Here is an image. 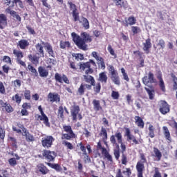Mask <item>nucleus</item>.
Segmentation results:
<instances>
[{
    "label": "nucleus",
    "instance_id": "obj_1",
    "mask_svg": "<svg viewBox=\"0 0 177 177\" xmlns=\"http://www.w3.org/2000/svg\"><path fill=\"white\" fill-rule=\"evenodd\" d=\"M116 138V139H115ZM118 141V142H117ZM110 142L113 146H115V149H113V156H115V160H120V145L121 147V153L122 154H125V151H127V145L122 143V134L121 132H116L115 135H112L110 137Z\"/></svg>",
    "mask_w": 177,
    "mask_h": 177
},
{
    "label": "nucleus",
    "instance_id": "obj_2",
    "mask_svg": "<svg viewBox=\"0 0 177 177\" xmlns=\"http://www.w3.org/2000/svg\"><path fill=\"white\" fill-rule=\"evenodd\" d=\"M80 35L73 32L71 33L72 39L79 49L88 50V44H86L92 42V37L86 32H82Z\"/></svg>",
    "mask_w": 177,
    "mask_h": 177
},
{
    "label": "nucleus",
    "instance_id": "obj_3",
    "mask_svg": "<svg viewBox=\"0 0 177 177\" xmlns=\"http://www.w3.org/2000/svg\"><path fill=\"white\" fill-rule=\"evenodd\" d=\"M83 77L85 82H87V84L82 83L80 84L77 92V95L79 96H84V95H85V91L86 90L91 91L92 89V85H95V84H96V81L95 80V77H93V76L84 75Z\"/></svg>",
    "mask_w": 177,
    "mask_h": 177
},
{
    "label": "nucleus",
    "instance_id": "obj_4",
    "mask_svg": "<svg viewBox=\"0 0 177 177\" xmlns=\"http://www.w3.org/2000/svg\"><path fill=\"white\" fill-rule=\"evenodd\" d=\"M145 164H147V158L146 154L140 153V160L138 161L136 168L137 169V176L143 177V171H145Z\"/></svg>",
    "mask_w": 177,
    "mask_h": 177
},
{
    "label": "nucleus",
    "instance_id": "obj_5",
    "mask_svg": "<svg viewBox=\"0 0 177 177\" xmlns=\"http://www.w3.org/2000/svg\"><path fill=\"white\" fill-rule=\"evenodd\" d=\"M91 64L93 66V67L96 68V62L93 59H89L87 62H80L79 67L81 71H85V74L88 75V74H93V68H91Z\"/></svg>",
    "mask_w": 177,
    "mask_h": 177
},
{
    "label": "nucleus",
    "instance_id": "obj_6",
    "mask_svg": "<svg viewBox=\"0 0 177 177\" xmlns=\"http://www.w3.org/2000/svg\"><path fill=\"white\" fill-rule=\"evenodd\" d=\"M63 129L66 133L62 134L61 139L62 140H71V139H75V138H77V135H75V133L73 131L71 126L64 125Z\"/></svg>",
    "mask_w": 177,
    "mask_h": 177
},
{
    "label": "nucleus",
    "instance_id": "obj_7",
    "mask_svg": "<svg viewBox=\"0 0 177 177\" xmlns=\"http://www.w3.org/2000/svg\"><path fill=\"white\" fill-rule=\"evenodd\" d=\"M80 111H81L80 106L73 105L71 106V115L72 117V121H73V122H77V117L79 121H81V120H82V114H81Z\"/></svg>",
    "mask_w": 177,
    "mask_h": 177
},
{
    "label": "nucleus",
    "instance_id": "obj_8",
    "mask_svg": "<svg viewBox=\"0 0 177 177\" xmlns=\"http://www.w3.org/2000/svg\"><path fill=\"white\" fill-rule=\"evenodd\" d=\"M142 82L144 85L149 86L150 89H153V85H150V84H156L157 82V80L154 77V73L151 71L149 72L148 75L142 78Z\"/></svg>",
    "mask_w": 177,
    "mask_h": 177
},
{
    "label": "nucleus",
    "instance_id": "obj_9",
    "mask_svg": "<svg viewBox=\"0 0 177 177\" xmlns=\"http://www.w3.org/2000/svg\"><path fill=\"white\" fill-rule=\"evenodd\" d=\"M124 136H127V142H133L132 145H142L143 143V139L140 138L137 140L133 135L131 134V129L129 128H125Z\"/></svg>",
    "mask_w": 177,
    "mask_h": 177
},
{
    "label": "nucleus",
    "instance_id": "obj_10",
    "mask_svg": "<svg viewBox=\"0 0 177 177\" xmlns=\"http://www.w3.org/2000/svg\"><path fill=\"white\" fill-rule=\"evenodd\" d=\"M97 150H101V153L104 158H106L107 161H109V162H113V156L110 154L109 151H107V149L102 146L100 141L97 142Z\"/></svg>",
    "mask_w": 177,
    "mask_h": 177
},
{
    "label": "nucleus",
    "instance_id": "obj_11",
    "mask_svg": "<svg viewBox=\"0 0 177 177\" xmlns=\"http://www.w3.org/2000/svg\"><path fill=\"white\" fill-rule=\"evenodd\" d=\"M68 5H69V9L72 11V16L74 21H80V12H78V8L74 3L71 1H68Z\"/></svg>",
    "mask_w": 177,
    "mask_h": 177
},
{
    "label": "nucleus",
    "instance_id": "obj_12",
    "mask_svg": "<svg viewBox=\"0 0 177 177\" xmlns=\"http://www.w3.org/2000/svg\"><path fill=\"white\" fill-rule=\"evenodd\" d=\"M38 110L40 112L41 115H39L37 118L40 121H43V124L46 125V127H48V128L50 127V123L49 122V118L48 116H46V114H45V112H44V109H42V106L40 105L38 106Z\"/></svg>",
    "mask_w": 177,
    "mask_h": 177
},
{
    "label": "nucleus",
    "instance_id": "obj_13",
    "mask_svg": "<svg viewBox=\"0 0 177 177\" xmlns=\"http://www.w3.org/2000/svg\"><path fill=\"white\" fill-rule=\"evenodd\" d=\"M42 156L48 162H53L57 155L55 151L46 149L43 151Z\"/></svg>",
    "mask_w": 177,
    "mask_h": 177
},
{
    "label": "nucleus",
    "instance_id": "obj_14",
    "mask_svg": "<svg viewBox=\"0 0 177 177\" xmlns=\"http://www.w3.org/2000/svg\"><path fill=\"white\" fill-rule=\"evenodd\" d=\"M159 107V111L161 113V114H163V115H165V114H168L169 111H171L169 108V104H168V102L166 101H160L158 104Z\"/></svg>",
    "mask_w": 177,
    "mask_h": 177
},
{
    "label": "nucleus",
    "instance_id": "obj_15",
    "mask_svg": "<svg viewBox=\"0 0 177 177\" xmlns=\"http://www.w3.org/2000/svg\"><path fill=\"white\" fill-rule=\"evenodd\" d=\"M53 142H55V138H53L52 136H48L42 138L41 145L43 146V147L49 149L52 147V145H53Z\"/></svg>",
    "mask_w": 177,
    "mask_h": 177
},
{
    "label": "nucleus",
    "instance_id": "obj_16",
    "mask_svg": "<svg viewBox=\"0 0 177 177\" xmlns=\"http://www.w3.org/2000/svg\"><path fill=\"white\" fill-rule=\"evenodd\" d=\"M55 80L57 82H59V84H63V81L65 84H70V80L67 75L63 74L62 76L60 73H56L55 74Z\"/></svg>",
    "mask_w": 177,
    "mask_h": 177
},
{
    "label": "nucleus",
    "instance_id": "obj_17",
    "mask_svg": "<svg viewBox=\"0 0 177 177\" xmlns=\"http://www.w3.org/2000/svg\"><path fill=\"white\" fill-rule=\"evenodd\" d=\"M41 45H44L46 52L48 53L49 56L51 57H55V52L53 51V47L50 45V43L41 41Z\"/></svg>",
    "mask_w": 177,
    "mask_h": 177
},
{
    "label": "nucleus",
    "instance_id": "obj_18",
    "mask_svg": "<svg viewBox=\"0 0 177 177\" xmlns=\"http://www.w3.org/2000/svg\"><path fill=\"white\" fill-rule=\"evenodd\" d=\"M48 99H49L51 103H59L60 102V95L57 93H49L48 95Z\"/></svg>",
    "mask_w": 177,
    "mask_h": 177
},
{
    "label": "nucleus",
    "instance_id": "obj_19",
    "mask_svg": "<svg viewBox=\"0 0 177 177\" xmlns=\"http://www.w3.org/2000/svg\"><path fill=\"white\" fill-rule=\"evenodd\" d=\"M143 45V50L147 53V55H149L150 53V49H151V39L148 38L145 40V42L142 44Z\"/></svg>",
    "mask_w": 177,
    "mask_h": 177
},
{
    "label": "nucleus",
    "instance_id": "obj_20",
    "mask_svg": "<svg viewBox=\"0 0 177 177\" xmlns=\"http://www.w3.org/2000/svg\"><path fill=\"white\" fill-rule=\"evenodd\" d=\"M37 171L41 174V175H48L49 174L50 170L48 169L45 165L43 163H40L37 165Z\"/></svg>",
    "mask_w": 177,
    "mask_h": 177
},
{
    "label": "nucleus",
    "instance_id": "obj_21",
    "mask_svg": "<svg viewBox=\"0 0 177 177\" xmlns=\"http://www.w3.org/2000/svg\"><path fill=\"white\" fill-rule=\"evenodd\" d=\"M8 26V17L5 14H0V30H3Z\"/></svg>",
    "mask_w": 177,
    "mask_h": 177
},
{
    "label": "nucleus",
    "instance_id": "obj_22",
    "mask_svg": "<svg viewBox=\"0 0 177 177\" xmlns=\"http://www.w3.org/2000/svg\"><path fill=\"white\" fill-rule=\"evenodd\" d=\"M134 24H136V18L133 16L129 17L127 20L125 19V21H123V26L124 27H129V26H133Z\"/></svg>",
    "mask_w": 177,
    "mask_h": 177
},
{
    "label": "nucleus",
    "instance_id": "obj_23",
    "mask_svg": "<svg viewBox=\"0 0 177 177\" xmlns=\"http://www.w3.org/2000/svg\"><path fill=\"white\" fill-rule=\"evenodd\" d=\"M28 60L35 66L39 64V56L37 55L29 54L28 55Z\"/></svg>",
    "mask_w": 177,
    "mask_h": 177
},
{
    "label": "nucleus",
    "instance_id": "obj_24",
    "mask_svg": "<svg viewBox=\"0 0 177 177\" xmlns=\"http://www.w3.org/2000/svg\"><path fill=\"white\" fill-rule=\"evenodd\" d=\"M115 4V6L118 8H123V9L127 10L128 9V1L124 0H113Z\"/></svg>",
    "mask_w": 177,
    "mask_h": 177
},
{
    "label": "nucleus",
    "instance_id": "obj_25",
    "mask_svg": "<svg viewBox=\"0 0 177 177\" xmlns=\"http://www.w3.org/2000/svg\"><path fill=\"white\" fill-rule=\"evenodd\" d=\"M115 4V6L118 8H123V9L127 10L128 9V1L124 0H113Z\"/></svg>",
    "mask_w": 177,
    "mask_h": 177
},
{
    "label": "nucleus",
    "instance_id": "obj_26",
    "mask_svg": "<svg viewBox=\"0 0 177 177\" xmlns=\"http://www.w3.org/2000/svg\"><path fill=\"white\" fill-rule=\"evenodd\" d=\"M21 129L23 132L25 133L24 136H26V139L28 142H34L35 140L34 136L30 133V132H27V129H26L24 126H22Z\"/></svg>",
    "mask_w": 177,
    "mask_h": 177
},
{
    "label": "nucleus",
    "instance_id": "obj_27",
    "mask_svg": "<svg viewBox=\"0 0 177 177\" xmlns=\"http://www.w3.org/2000/svg\"><path fill=\"white\" fill-rule=\"evenodd\" d=\"M46 164L48 165V167H50V168L55 169L56 172H62V171H63L62 166L57 163H50L49 162H46Z\"/></svg>",
    "mask_w": 177,
    "mask_h": 177
},
{
    "label": "nucleus",
    "instance_id": "obj_28",
    "mask_svg": "<svg viewBox=\"0 0 177 177\" xmlns=\"http://www.w3.org/2000/svg\"><path fill=\"white\" fill-rule=\"evenodd\" d=\"M12 53H13L15 57H16L17 62L19 60H21V59H23V57H24V53H23V51H21L20 50L14 49L12 50Z\"/></svg>",
    "mask_w": 177,
    "mask_h": 177
},
{
    "label": "nucleus",
    "instance_id": "obj_29",
    "mask_svg": "<svg viewBox=\"0 0 177 177\" xmlns=\"http://www.w3.org/2000/svg\"><path fill=\"white\" fill-rule=\"evenodd\" d=\"M35 48L38 52V55H39L41 57H45V51L44 50V46H42V42H41V44H37L35 45Z\"/></svg>",
    "mask_w": 177,
    "mask_h": 177
},
{
    "label": "nucleus",
    "instance_id": "obj_30",
    "mask_svg": "<svg viewBox=\"0 0 177 177\" xmlns=\"http://www.w3.org/2000/svg\"><path fill=\"white\" fill-rule=\"evenodd\" d=\"M38 73L39 74V76L41 77V78H46V77L49 75V71L45 69L44 66L38 67Z\"/></svg>",
    "mask_w": 177,
    "mask_h": 177
},
{
    "label": "nucleus",
    "instance_id": "obj_31",
    "mask_svg": "<svg viewBox=\"0 0 177 177\" xmlns=\"http://www.w3.org/2000/svg\"><path fill=\"white\" fill-rule=\"evenodd\" d=\"M18 46L22 50L27 49L30 46V42L27 39H21L18 41Z\"/></svg>",
    "mask_w": 177,
    "mask_h": 177
},
{
    "label": "nucleus",
    "instance_id": "obj_32",
    "mask_svg": "<svg viewBox=\"0 0 177 177\" xmlns=\"http://www.w3.org/2000/svg\"><path fill=\"white\" fill-rule=\"evenodd\" d=\"M162 129L163 135L165 136L166 140H168L169 143H171V142H172V138H171V133L169 132L168 127L164 126Z\"/></svg>",
    "mask_w": 177,
    "mask_h": 177
},
{
    "label": "nucleus",
    "instance_id": "obj_33",
    "mask_svg": "<svg viewBox=\"0 0 177 177\" xmlns=\"http://www.w3.org/2000/svg\"><path fill=\"white\" fill-rule=\"evenodd\" d=\"M107 80H109V77L106 72H101L99 74L98 81L101 82V84H107Z\"/></svg>",
    "mask_w": 177,
    "mask_h": 177
},
{
    "label": "nucleus",
    "instance_id": "obj_34",
    "mask_svg": "<svg viewBox=\"0 0 177 177\" xmlns=\"http://www.w3.org/2000/svg\"><path fill=\"white\" fill-rule=\"evenodd\" d=\"M92 104L93 106V109L95 111H100L103 110V107L100 105V100H93L92 102Z\"/></svg>",
    "mask_w": 177,
    "mask_h": 177
},
{
    "label": "nucleus",
    "instance_id": "obj_35",
    "mask_svg": "<svg viewBox=\"0 0 177 177\" xmlns=\"http://www.w3.org/2000/svg\"><path fill=\"white\" fill-rule=\"evenodd\" d=\"M148 131H149V138L153 139V138L156 137V133L157 131H156V127L153 124H149V125Z\"/></svg>",
    "mask_w": 177,
    "mask_h": 177
},
{
    "label": "nucleus",
    "instance_id": "obj_36",
    "mask_svg": "<svg viewBox=\"0 0 177 177\" xmlns=\"http://www.w3.org/2000/svg\"><path fill=\"white\" fill-rule=\"evenodd\" d=\"M137 55L139 56L140 57V64H139V67H145V59H143V53L140 52V50H136L133 51V55Z\"/></svg>",
    "mask_w": 177,
    "mask_h": 177
},
{
    "label": "nucleus",
    "instance_id": "obj_37",
    "mask_svg": "<svg viewBox=\"0 0 177 177\" xmlns=\"http://www.w3.org/2000/svg\"><path fill=\"white\" fill-rule=\"evenodd\" d=\"M134 120L136 121V124H137L139 128L142 129L145 128V122H143V119H142L140 116H135Z\"/></svg>",
    "mask_w": 177,
    "mask_h": 177
},
{
    "label": "nucleus",
    "instance_id": "obj_38",
    "mask_svg": "<svg viewBox=\"0 0 177 177\" xmlns=\"http://www.w3.org/2000/svg\"><path fill=\"white\" fill-rule=\"evenodd\" d=\"M153 153H154V157L156 158V161H161V158L162 157V153L160 151L158 150V148L153 147Z\"/></svg>",
    "mask_w": 177,
    "mask_h": 177
},
{
    "label": "nucleus",
    "instance_id": "obj_39",
    "mask_svg": "<svg viewBox=\"0 0 177 177\" xmlns=\"http://www.w3.org/2000/svg\"><path fill=\"white\" fill-rule=\"evenodd\" d=\"M111 81L115 85H121V82L120 81V76H118V73H115L114 75H111Z\"/></svg>",
    "mask_w": 177,
    "mask_h": 177
},
{
    "label": "nucleus",
    "instance_id": "obj_40",
    "mask_svg": "<svg viewBox=\"0 0 177 177\" xmlns=\"http://www.w3.org/2000/svg\"><path fill=\"white\" fill-rule=\"evenodd\" d=\"M80 23H81L85 30H89V28L91 27L89 25V21L88 19L82 17V21H80Z\"/></svg>",
    "mask_w": 177,
    "mask_h": 177
},
{
    "label": "nucleus",
    "instance_id": "obj_41",
    "mask_svg": "<svg viewBox=\"0 0 177 177\" xmlns=\"http://www.w3.org/2000/svg\"><path fill=\"white\" fill-rule=\"evenodd\" d=\"M158 80H159V86L162 92H165V84L164 83V80H162V76L159 75L158 76Z\"/></svg>",
    "mask_w": 177,
    "mask_h": 177
},
{
    "label": "nucleus",
    "instance_id": "obj_42",
    "mask_svg": "<svg viewBox=\"0 0 177 177\" xmlns=\"http://www.w3.org/2000/svg\"><path fill=\"white\" fill-rule=\"evenodd\" d=\"M145 89L146 92H147L150 100H153V99H154V93H155L154 87L151 88V90H150L147 87H145Z\"/></svg>",
    "mask_w": 177,
    "mask_h": 177
},
{
    "label": "nucleus",
    "instance_id": "obj_43",
    "mask_svg": "<svg viewBox=\"0 0 177 177\" xmlns=\"http://www.w3.org/2000/svg\"><path fill=\"white\" fill-rule=\"evenodd\" d=\"M57 117L59 118H61V120H64V109L63 106H59L58 109V112H57Z\"/></svg>",
    "mask_w": 177,
    "mask_h": 177
},
{
    "label": "nucleus",
    "instance_id": "obj_44",
    "mask_svg": "<svg viewBox=\"0 0 177 177\" xmlns=\"http://www.w3.org/2000/svg\"><path fill=\"white\" fill-rule=\"evenodd\" d=\"M92 86H93L95 93H100V90L102 89V84L100 82H97V84L94 83V85H92Z\"/></svg>",
    "mask_w": 177,
    "mask_h": 177
},
{
    "label": "nucleus",
    "instance_id": "obj_45",
    "mask_svg": "<svg viewBox=\"0 0 177 177\" xmlns=\"http://www.w3.org/2000/svg\"><path fill=\"white\" fill-rule=\"evenodd\" d=\"M69 62V68L73 70V73H77L78 71V66H77V64L75 62L68 61Z\"/></svg>",
    "mask_w": 177,
    "mask_h": 177
},
{
    "label": "nucleus",
    "instance_id": "obj_46",
    "mask_svg": "<svg viewBox=\"0 0 177 177\" xmlns=\"http://www.w3.org/2000/svg\"><path fill=\"white\" fill-rule=\"evenodd\" d=\"M100 136H103V140H107V129L104 127L101 128V131L100 133Z\"/></svg>",
    "mask_w": 177,
    "mask_h": 177
},
{
    "label": "nucleus",
    "instance_id": "obj_47",
    "mask_svg": "<svg viewBox=\"0 0 177 177\" xmlns=\"http://www.w3.org/2000/svg\"><path fill=\"white\" fill-rule=\"evenodd\" d=\"M71 45V44H70V41H61L59 44L61 49H66V48H70Z\"/></svg>",
    "mask_w": 177,
    "mask_h": 177
},
{
    "label": "nucleus",
    "instance_id": "obj_48",
    "mask_svg": "<svg viewBox=\"0 0 177 177\" xmlns=\"http://www.w3.org/2000/svg\"><path fill=\"white\" fill-rule=\"evenodd\" d=\"M10 15L12 17H15L17 20V21H19V23H21V17L17 14L16 11H12L10 12Z\"/></svg>",
    "mask_w": 177,
    "mask_h": 177
},
{
    "label": "nucleus",
    "instance_id": "obj_49",
    "mask_svg": "<svg viewBox=\"0 0 177 177\" xmlns=\"http://www.w3.org/2000/svg\"><path fill=\"white\" fill-rule=\"evenodd\" d=\"M121 162H122V165H128V156H127V154L122 153Z\"/></svg>",
    "mask_w": 177,
    "mask_h": 177
},
{
    "label": "nucleus",
    "instance_id": "obj_50",
    "mask_svg": "<svg viewBox=\"0 0 177 177\" xmlns=\"http://www.w3.org/2000/svg\"><path fill=\"white\" fill-rule=\"evenodd\" d=\"M28 68L29 71H30V73L35 75V77H38V72H37V69H35L32 65H28Z\"/></svg>",
    "mask_w": 177,
    "mask_h": 177
},
{
    "label": "nucleus",
    "instance_id": "obj_51",
    "mask_svg": "<svg viewBox=\"0 0 177 177\" xmlns=\"http://www.w3.org/2000/svg\"><path fill=\"white\" fill-rule=\"evenodd\" d=\"M62 145H64V146H66V147H67L68 150H73V149H74V146L71 144V142L68 141L63 140Z\"/></svg>",
    "mask_w": 177,
    "mask_h": 177
},
{
    "label": "nucleus",
    "instance_id": "obj_52",
    "mask_svg": "<svg viewBox=\"0 0 177 177\" xmlns=\"http://www.w3.org/2000/svg\"><path fill=\"white\" fill-rule=\"evenodd\" d=\"M2 62H3V63H6V64L12 65V58L8 55H4L3 57Z\"/></svg>",
    "mask_w": 177,
    "mask_h": 177
},
{
    "label": "nucleus",
    "instance_id": "obj_53",
    "mask_svg": "<svg viewBox=\"0 0 177 177\" xmlns=\"http://www.w3.org/2000/svg\"><path fill=\"white\" fill-rule=\"evenodd\" d=\"M108 71H109L111 75H114L115 74L118 73L113 65H109L108 66Z\"/></svg>",
    "mask_w": 177,
    "mask_h": 177
},
{
    "label": "nucleus",
    "instance_id": "obj_54",
    "mask_svg": "<svg viewBox=\"0 0 177 177\" xmlns=\"http://www.w3.org/2000/svg\"><path fill=\"white\" fill-rule=\"evenodd\" d=\"M121 73L123 75V78L124 81H127V82H129V77H128V73L125 72V68H121Z\"/></svg>",
    "mask_w": 177,
    "mask_h": 177
},
{
    "label": "nucleus",
    "instance_id": "obj_55",
    "mask_svg": "<svg viewBox=\"0 0 177 177\" xmlns=\"http://www.w3.org/2000/svg\"><path fill=\"white\" fill-rule=\"evenodd\" d=\"M171 77L173 80V89L177 91V77L175 75L172 74Z\"/></svg>",
    "mask_w": 177,
    "mask_h": 177
},
{
    "label": "nucleus",
    "instance_id": "obj_56",
    "mask_svg": "<svg viewBox=\"0 0 177 177\" xmlns=\"http://www.w3.org/2000/svg\"><path fill=\"white\" fill-rule=\"evenodd\" d=\"M79 146H80V150L81 151H82L84 156H86V157H88V153L86 152V147H85L82 142L79 143Z\"/></svg>",
    "mask_w": 177,
    "mask_h": 177
},
{
    "label": "nucleus",
    "instance_id": "obj_57",
    "mask_svg": "<svg viewBox=\"0 0 177 177\" xmlns=\"http://www.w3.org/2000/svg\"><path fill=\"white\" fill-rule=\"evenodd\" d=\"M24 95L26 100H31V91L30 90H25Z\"/></svg>",
    "mask_w": 177,
    "mask_h": 177
},
{
    "label": "nucleus",
    "instance_id": "obj_58",
    "mask_svg": "<svg viewBox=\"0 0 177 177\" xmlns=\"http://www.w3.org/2000/svg\"><path fill=\"white\" fill-rule=\"evenodd\" d=\"M12 100H15L17 104H20V103H21V96H19V94H15V96L12 97Z\"/></svg>",
    "mask_w": 177,
    "mask_h": 177
},
{
    "label": "nucleus",
    "instance_id": "obj_59",
    "mask_svg": "<svg viewBox=\"0 0 177 177\" xmlns=\"http://www.w3.org/2000/svg\"><path fill=\"white\" fill-rule=\"evenodd\" d=\"M140 31V28H139V26H131V32H133V35L139 34Z\"/></svg>",
    "mask_w": 177,
    "mask_h": 177
},
{
    "label": "nucleus",
    "instance_id": "obj_60",
    "mask_svg": "<svg viewBox=\"0 0 177 177\" xmlns=\"http://www.w3.org/2000/svg\"><path fill=\"white\" fill-rule=\"evenodd\" d=\"M111 97L114 100H118L120 99V93H118V91H113L111 93Z\"/></svg>",
    "mask_w": 177,
    "mask_h": 177
},
{
    "label": "nucleus",
    "instance_id": "obj_61",
    "mask_svg": "<svg viewBox=\"0 0 177 177\" xmlns=\"http://www.w3.org/2000/svg\"><path fill=\"white\" fill-rule=\"evenodd\" d=\"M3 107H4L7 113H12L13 111V108L12 107V106H10V104H8V102H6V104H5V106Z\"/></svg>",
    "mask_w": 177,
    "mask_h": 177
},
{
    "label": "nucleus",
    "instance_id": "obj_62",
    "mask_svg": "<svg viewBox=\"0 0 177 177\" xmlns=\"http://www.w3.org/2000/svg\"><path fill=\"white\" fill-rule=\"evenodd\" d=\"M158 46H160L159 48V49H164V48H165V41H164V39H160L159 41H158V43L157 44Z\"/></svg>",
    "mask_w": 177,
    "mask_h": 177
},
{
    "label": "nucleus",
    "instance_id": "obj_63",
    "mask_svg": "<svg viewBox=\"0 0 177 177\" xmlns=\"http://www.w3.org/2000/svg\"><path fill=\"white\" fill-rule=\"evenodd\" d=\"M12 84H14V86H15V88H20V86H21V80L17 79L12 81Z\"/></svg>",
    "mask_w": 177,
    "mask_h": 177
},
{
    "label": "nucleus",
    "instance_id": "obj_64",
    "mask_svg": "<svg viewBox=\"0 0 177 177\" xmlns=\"http://www.w3.org/2000/svg\"><path fill=\"white\" fill-rule=\"evenodd\" d=\"M10 140L11 141V145L12 147H15V149H17V141L16 140V138L13 137H10Z\"/></svg>",
    "mask_w": 177,
    "mask_h": 177
}]
</instances>
